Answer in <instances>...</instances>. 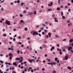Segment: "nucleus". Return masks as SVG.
I'll return each mask as SVG.
<instances>
[{
    "label": "nucleus",
    "instance_id": "57",
    "mask_svg": "<svg viewBox=\"0 0 73 73\" xmlns=\"http://www.w3.org/2000/svg\"><path fill=\"white\" fill-rule=\"evenodd\" d=\"M28 43L29 44V43H31V41H28Z\"/></svg>",
    "mask_w": 73,
    "mask_h": 73
},
{
    "label": "nucleus",
    "instance_id": "5",
    "mask_svg": "<svg viewBox=\"0 0 73 73\" xmlns=\"http://www.w3.org/2000/svg\"><path fill=\"white\" fill-rule=\"evenodd\" d=\"M55 49V47H52V48L50 49L51 51H52V50H53V49Z\"/></svg>",
    "mask_w": 73,
    "mask_h": 73
},
{
    "label": "nucleus",
    "instance_id": "38",
    "mask_svg": "<svg viewBox=\"0 0 73 73\" xmlns=\"http://www.w3.org/2000/svg\"><path fill=\"white\" fill-rule=\"evenodd\" d=\"M29 50H32V49L31 47H30V49H29Z\"/></svg>",
    "mask_w": 73,
    "mask_h": 73
},
{
    "label": "nucleus",
    "instance_id": "55",
    "mask_svg": "<svg viewBox=\"0 0 73 73\" xmlns=\"http://www.w3.org/2000/svg\"><path fill=\"white\" fill-rule=\"evenodd\" d=\"M12 73H16V72H15V71H13Z\"/></svg>",
    "mask_w": 73,
    "mask_h": 73
},
{
    "label": "nucleus",
    "instance_id": "29",
    "mask_svg": "<svg viewBox=\"0 0 73 73\" xmlns=\"http://www.w3.org/2000/svg\"><path fill=\"white\" fill-rule=\"evenodd\" d=\"M64 7H65V8H68V6H64Z\"/></svg>",
    "mask_w": 73,
    "mask_h": 73
},
{
    "label": "nucleus",
    "instance_id": "25",
    "mask_svg": "<svg viewBox=\"0 0 73 73\" xmlns=\"http://www.w3.org/2000/svg\"><path fill=\"white\" fill-rule=\"evenodd\" d=\"M48 35L49 36H52V35L50 34V33H48Z\"/></svg>",
    "mask_w": 73,
    "mask_h": 73
},
{
    "label": "nucleus",
    "instance_id": "32",
    "mask_svg": "<svg viewBox=\"0 0 73 73\" xmlns=\"http://www.w3.org/2000/svg\"><path fill=\"white\" fill-rule=\"evenodd\" d=\"M29 62H30L31 63H32V60H29Z\"/></svg>",
    "mask_w": 73,
    "mask_h": 73
},
{
    "label": "nucleus",
    "instance_id": "37",
    "mask_svg": "<svg viewBox=\"0 0 73 73\" xmlns=\"http://www.w3.org/2000/svg\"><path fill=\"white\" fill-rule=\"evenodd\" d=\"M66 39H65L63 40L62 41H66Z\"/></svg>",
    "mask_w": 73,
    "mask_h": 73
},
{
    "label": "nucleus",
    "instance_id": "20",
    "mask_svg": "<svg viewBox=\"0 0 73 73\" xmlns=\"http://www.w3.org/2000/svg\"><path fill=\"white\" fill-rule=\"evenodd\" d=\"M42 25V26L43 27H45V24L44 23H43Z\"/></svg>",
    "mask_w": 73,
    "mask_h": 73
},
{
    "label": "nucleus",
    "instance_id": "51",
    "mask_svg": "<svg viewBox=\"0 0 73 73\" xmlns=\"http://www.w3.org/2000/svg\"><path fill=\"white\" fill-rule=\"evenodd\" d=\"M17 36V35H15V36H14V37H16Z\"/></svg>",
    "mask_w": 73,
    "mask_h": 73
},
{
    "label": "nucleus",
    "instance_id": "53",
    "mask_svg": "<svg viewBox=\"0 0 73 73\" xmlns=\"http://www.w3.org/2000/svg\"><path fill=\"white\" fill-rule=\"evenodd\" d=\"M38 32L39 33H40V32H41V30H39Z\"/></svg>",
    "mask_w": 73,
    "mask_h": 73
},
{
    "label": "nucleus",
    "instance_id": "50",
    "mask_svg": "<svg viewBox=\"0 0 73 73\" xmlns=\"http://www.w3.org/2000/svg\"><path fill=\"white\" fill-rule=\"evenodd\" d=\"M12 58L11 57H10V58H9V59L10 60H11Z\"/></svg>",
    "mask_w": 73,
    "mask_h": 73
},
{
    "label": "nucleus",
    "instance_id": "6",
    "mask_svg": "<svg viewBox=\"0 0 73 73\" xmlns=\"http://www.w3.org/2000/svg\"><path fill=\"white\" fill-rule=\"evenodd\" d=\"M13 65H15V66H17V63L16 62H13Z\"/></svg>",
    "mask_w": 73,
    "mask_h": 73
},
{
    "label": "nucleus",
    "instance_id": "2",
    "mask_svg": "<svg viewBox=\"0 0 73 73\" xmlns=\"http://www.w3.org/2000/svg\"><path fill=\"white\" fill-rule=\"evenodd\" d=\"M33 32H34L33 33V35H38V33H37L36 31H33Z\"/></svg>",
    "mask_w": 73,
    "mask_h": 73
},
{
    "label": "nucleus",
    "instance_id": "61",
    "mask_svg": "<svg viewBox=\"0 0 73 73\" xmlns=\"http://www.w3.org/2000/svg\"><path fill=\"white\" fill-rule=\"evenodd\" d=\"M9 70V69H7L6 70V71H8V70Z\"/></svg>",
    "mask_w": 73,
    "mask_h": 73
},
{
    "label": "nucleus",
    "instance_id": "27",
    "mask_svg": "<svg viewBox=\"0 0 73 73\" xmlns=\"http://www.w3.org/2000/svg\"><path fill=\"white\" fill-rule=\"evenodd\" d=\"M21 23H24V21H23V20H21Z\"/></svg>",
    "mask_w": 73,
    "mask_h": 73
},
{
    "label": "nucleus",
    "instance_id": "7",
    "mask_svg": "<svg viewBox=\"0 0 73 73\" xmlns=\"http://www.w3.org/2000/svg\"><path fill=\"white\" fill-rule=\"evenodd\" d=\"M59 53L60 54H62V52H61V50H60L59 51Z\"/></svg>",
    "mask_w": 73,
    "mask_h": 73
},
{
    "label": "nucleus",
    "instance_id": "42",
    "mask_svg": "<svg viewBox=\"0 0 73 73\" xmlns=\"http://www.w3.org/2000/svg\"><path fill=\"white\" fill-rule=\"evenodd\" d=\"M11 5H13V3H11Z\"/></svg>",
    "mask_w": 73,
    "mask_h": 73
},
{
    "label": "nucleus",
    "instance_id": "36",
    "mask_svg": "<svg viewBox=\"0 0 73 73\" xmlns=\"http://www.w3.org/2000/svg\"><path fill=\"white\" fill-rule=\"evenodd\" d=\"M42 34L43 35H45V33H44V32H43Z\"/></svg>",
    "mask_w": 73,
    "mask_h": 73
},
{
    "label": "nucleus",
    "instance_id": "9",
    "mask_svg": "<svg viewBox=\"0 0 73 73\" xmlns=\"http://www.w3.org/2000/svg\"><path fill=\"white\" fill-rule=\"evenodd\" d=\"M73 39H70L69 40V42H73Z\"/></svg>",
    "mask_w": 73,
    "mask_h": 73
},
{
    "label": "nucleus",
    "instance_id": "31",
    "mask_svg": "<svg viewBox=\"0 0 73 73\" xmlns=\"http://www.w3.org/2000/svg\"><path fill=\"white\" fill-rule=\"evenodd\" d=\"M36 11H34V14H35V15H36Z\"/></svg>",
    "mask_w": 73,
    "mask_h": 73
},
{
    "label": "nucleus",
    "instance_id": "56",
    "mask_svg": "<svg viewBox=\"0 0 73 73\" xmlns=\"http://www.w3.org/2000/svg\"><path fill=\"white\" fill-rule=\"evenodd\" d=\"M21 47H24V45L23 44H22L21 45Z\"/></svg>",
    "mask_w": 73,
    "mask_h": 73
},
{
    "label": "nucleus",
    "instance_id": "48",
    "mask_svg": "<svg viewBox=\"0 0 73 73\" xmlns=\"http://www.w3.org/2000/svg\"><path fill=\"white\" fill-rule=\"evenodd\" d=\"M33 61H35L33 59L31 60V62H33Z\"/></svg>",
    "mask_w": 73,
    "mask_h": 73
},
{
    "label": "nucleus",
    "instance_id": "59",
    "mask_svg": "<svg viewBox=\"0 0 73 73\" xmlns=\"http://www.w3.org/2000/svg\"><path fill=\"white\" fill-rule=\"evenodd\" d=\"M31 72H32V73H33V70L32 69L31 70Z\"/></svg>",
    "mask_w": 73,
    "mask_h": 73
},
{
    "label": "nucleus",
    "instance_id": "41",
    "mask_svg": "<svg viewBox=\"0 0 73 73\" xmlns=\"http://www.w3.org/2000/svg\"><path fill=\"white\" fill-rule=\"evenodd\" d=\"M50 4H51V6L52 5V4H53V3L52 2H51L50 3Z\"/></svg>",
    "mask_w": 73,
    "mask_h": 73
},
{
    "label": "nucleus",
    "instance_id": "62",
    "mask_svg": "<svg viewBox=\"0 0 73 73\" xmlns=\"http://www.w3.org/2000/svg\"><path fill=\"white\" fill-rule=\"evenodd\" d=\"M24 67H23V66H22L21 67V69H23Z\"/></svg>",
    "mask_w": 73,
    "mask_h": 73
},
{
    "label": "nucleus",
    "instance_id": "8",
    "mask_svg": "<svg viewBox=\"0 0 73 73\" xmlns=\"http://www.w3.org/2000/svg\"><path fill=\"white\" fill-rule=\"evenodd\" d=\"M20 58H17L15 59V60L16 61V60H20Z\"/></svg>",
    "mask_w": 73,
    "mask_h": 73
},
{
    "label": "nucleus",
    "instance_id": "28",
    "mask_svg": "<svg viewBox=\"0 0 73 73\" xmlns=\"http://www.w3.org/2000/svg\"><path fill=\"white\" fill-rule=\"evenodd\" d=\"M3 36H4V37H6V36H7V35L3 34Z\"/></svg>",
    "mask_w": 73,
    "mask_h": 73
},
{
    "label": "nucleus",
    "instance_id": "24",
    "mask_svg": "<svg viewBox=\"0 0 73 73\" xmlns=\"http://www.w3.org/2000/svg\"><path fill=\"white\" fill-rule=\"evenodd\" d=\"M18 3H20V1L19 0H18L17 2Z\"/></svg>",
    "mask_w": 73,
    "mask_h": 73
},
{
    "label": "nucleus",
    "instance_id": "40",
    "mask_svg": "<svg viewBox=\"0 0 73 73\" xmlns=\"http://www.w3.org/2000/svg\"><path fill=\"white\" fill-rule=\"evenodd\" d=\"M56 61L58 63H59V62H60V61H59V60H57Z\"/></svg>",
    "mask_w": 73,
    "mask_h": 73
},
{
    "label": "nucleus",
    "instance_id": "10",
    "mask_svg": "<svg viewBox=\"0 0 73 73\" xmlns=\"http://www.w3.org/2000/svg\"><path fill=\"white\" fill-rule=\"evenodd\" d=\"M48 10L50 12V11H52V10L51 9H48Z\"/></svg>",
    "mask_w": 73,
    "mask_h": 73
},
{
    "label": "nucleus",
    "instance_id": "47",
    "mask_svg": "<svg viewBox=\"0 0 73 73\" xmlns=\"http://www.w3.org/2000/svg\"><path fill=\"white\" fill-rule=\"evenodd\" d=\"M3 54H0V56H1V57H2V56H3Z\"/></svg>",
    "mask_w": 73,
    "mask_h": 73
},
{
    "label": "nucleus",
    "instance_id": "34",
    "mask_svg": "<svg viewBox=\"0 0 73 73\" xmlns=\"http://www.w3.org/2000/svg\"><path fill=\"white\" fill-rule=\"evenodd\" d=\"M23 61V60H21L19 61V63H20V62H21Z\"/></svg>",
    "mask_w": 73,
    "mask_h": 73
},
{
    "label": "nucleus",
    "instance_id": "63",
    "mask_svg": "<svg viewBox=\"0 0 73 73\" xmlns=\"http://www.w3.org/2000/svg\"><path fill=\"white\" fill-rule=\"evenodd\" d=\"M54 20H57V18H54Z\"/></svg>",
    "mask_w": 73,
    "mask_h": 73
},
{
    "label": "nucleus",
    "instance_id": "45",
    "mask_svg": "<svg viewBox=\"0 0 73 73\" xmlns=\"http://www.w3.org/2000/svg\"><path fill=\"white\" fill-rule=\"evenodd\" d=\"M55 37H56L57 38V37H59V36H58L57 35H56Z\"/></svg>",
    "mask_w": 73,
    "mask_h": 73
},
{
    "label": "nucleus",
    "instance_id": "21",
    "mask_svg": "<svg viewBox=\"0 0 73 73\" xmlns=\"http://www.w3.org/2000/svg\"><path fill=\"white\" fill-rule=\"evenodd\" d=\"M40 27L39 25H37L36 26V28H39Z\"/></svg>",
    "mask_w": 73,
    "mask_h": 73
},
{
    "label": "nucleus",
    "instance_id": "60",
    "mask_svg": "<svg viewBox=\"0 0 73 73\" xmlns=\"http://www.w3.org/2000/svg\"><path fill=\"white\" fill-rule=\"evenodd\" d=\"M56 63H52V65H55Z\"/></svg>",
    "mask_w": 73,
    "mask_h": 73
},
{
    "label": "nucleus",
    "instance_id": "35",
    "mask_svg": "<svg viewBox=\"0 0 73 73\" xmlns=\"http://www.w3.org/2000/svg\"><path fill=\"white\" fill-rule=\"evenodd\" d=\"M57 50L58 51H60V50H61V49H59V48H57Z\"/></svg>",
    "mask_w": 73,
    "mask_h": 73
},
{
    "label": "nucleus",
    "instance_id": "12",
    "mask_svg": "<svg viewBox=\"0 0 73 73\" xmlns=\"http://www.w3.org/2000/svg\"><path fill=\"white\" fill-rule=\"evenodd\" d=\"M20 50H18L17 51V53H18V54H19L20 53Z\"/></svg>",
    "mask_w": 73,
    "mask_h": 73
},
{
    "label": "nucleus",
    "instance_id": "30",
    "mask_svg": "<svg viewBox=\"0 0 73 73\" xmlns=\"http://www.w3.org/2000/svg\"><path fill=\"white\" fill-rule=\"evenodd\" d=\"M27 62H23L24 64H27Z\"/></svg>",
    "mask_w": 73,
    "mask_h": 73
},
{
    "label": "nucleus",
    "instance_id": "13",
    "mask_svg": "<svg viewBox=\"0 0 73 73\" xmlns=\"http://www.w3.org/2000/svg\"><path fill=\"white\" fill-rule=\"evenodd\" d=\"M19 16L20 17H23V15L22 14H21L19 15Z\"/></svg>",
    "mask_w": 73,
    "mask_h": 73
},
{
    "label": "nucleus",
    "instance_id": "46",
    "mask_svg": "<svg viewBox=\"0 0 73 73\" xmlns=\"http://www.w3.org/2000/svg\"><path fill=\"white\" fill-rule=\"evenodd\" d=\"M38 36H40V37H41V35L40 34H39Z\"/></svg>",
    "mask_w": 73,
    "mask_h": 73
},
{
    "label": "nucleus",
    "instance_id": "1",
    "mask_svg": "<svg viewBox=\"0 0 73 73\" xmlns=\"http://www.w3.org/2000/svg\"><path fill=\"white\" fill-rule=\"evenodd\" d=\"M5 23L6 24L8 25H11V23H10V21H9L8 20H6L5 21Z\"/></svg>",
    "mask_w": 73,
    "mask_h": 73
},
{
    "label": "nucleus",
    "instance_id": "19",
    "mask_svg": "<svg viewBox=\"0 0 73 73\" xmlns=\"http://www.w3.org/2000/svg\"><path fill=\"white\" fill-rule=\"evenodd\" d=\"M25 31H28V28H25Z\"/></svg>",
    "mask_w": 73,
    "mask_h": 73
},
{
    "label": "nucleus",
    "instance_id": "43",
    "mask_svg": "<svg viewBox=\"0 0 73 73\" xmlns=\"http://www.w3.org/2000/svg\"><path fill=\"white\" fill-rule=\"evenodd\" d=\"M12 53H10L9 54V56H12Z\"/></svg>",
    "mask_w": 73,
    "mask_h": 73
},
{
    "label": "nucleus",
    "instance_id": "4",
    "mask_svg": "<svg viewBox=\"0 0 73 73\" xmlns=\"http://www.w3.org/2000/svg\"><path fill=\"white\" fill-rule=\"evenodd\" d=\"M68 59V57L67 56H66L63 58V60H67Z\"/></svg>",
    "mask_w": 73,
    "mask_h": 73
},
{
    "label": "nucleus",
    "instance_id": "52",
    "mask_svg": "<svg viewBox=\"0 0 73 73\" xmlns=\"http://www.w3.org/2000/svg\"><path fill=\"white\" fill-rule=\"evenodd\" d=\"M48 62H50V59H48Z\"/></svg>",
    "mask_w": 73,
    "mask_h": 73
},
{
    "label": "nucleus",
    "instance_id": "54",
    "mask_svg": "<svg viewBox=\"0 0 73 73\" xmlns=\"http://www.w3.org/2000/svg\"><path fill=\"white\" fill-rule=\"evenodd\" d=\"M3 2H4V0H3V1H1V3H3Z\"/></svg>",
    "mask_w": 73,
    "mask_h": 73
},
{
    "label": "nucleus",
    "instance_id": "58",
    "mask_svg": "<svg viewBox=\"0 0 73 73\" xmlns=\"http://www.w3.org/2000/svg\"><path fill=\"white\" fill-rule=\"evenodd\" d=\"M3 66H4V65H3V64H2L1 66V68H2L3 67Z\"/></svg>",
    "mask_w": 73,
    "mask_h": 73
},
{
    "label": "nucleus",
    "instance_id": "15",
    "mask_svg": "<svg viewBox=\"0 0 73 73\" xmlns=\"http://www.w3.org/2000/svg\"><path fill=\"white\" fill-rule=\"evenodd\" d=\"M52 17H53V18H54V17H55L54 14H52Z\"/></svg>",
    "mask_w": 73,
    "mask_h": 73
},
{
    "label": "nucleus",
    "instance_id": "22",
    "mask_svg": "<svg viewBox=\"0 0 73 73\" xmlns=\"http://www.w3.org/2000/svg\"><path fill=\"white\" fill-rule=\"evenodd\" d=\"M24 4V3H21V5L22 6H23V5Z\"/></svg>",
    "mask_w": 73,
    "mask_h": 73
},
{
    "label": "nucleus",
    "instance_id": "17",
    "mask_svg": "<svg viewBox=\"0 0 73 73\" xmlns=\"http://www.w3.org/2000/svg\"><path fill=\"white\" fill-rule=\"evenodd\" d=\"M29 15H33V13L31 12L29 13Z\"/></svg>",
    "mask_w": 73,
    "mask_h": 73
},
{
    "label": "nucleus",
    "instance_id": "11",
    "mask_svg": "<svg viewBox=\"0 0 73 73\" xmlns=\"http://www.w3.org/2000/svg\"><path fill=\"white\" fill-rule=\"evenodd\" d=\"M67 68L70 70H71V69H72V68H71V67H70L68 66L67 67Z\"/></svg>",
    "mask_w": 73,
    "mask_h": 73
},
{
    "label": "nucleus",
    "instance_id": "39",
    "mask_svg": "<svg viewBox=\"0 0 73 73\" xmlns=\"http://www.w3.org/2000/svg\"><path fill=\"white\" fill-rule=\"evenodd\" d=\"M13 41H16V39L15 38H14L13 39Z\"/></svg>",
    "mask_w": 73,
    "mask_h": 73
},
{
    "label": "nucleus",
    "instance_id": "26",
    "mask_svg": "<svg viewBox=\"0 0 73 73\" xmlns=\"http://www.w3.org/2000/svg\"><path fill=\"white\" fill-rule=\"evenodd\" d=\"M0 62L2 64H3V63H4V62L2 60H0Z\"/></svg>",
    "mask_w": 73,
    "mask_h": 73
},
{
    "label": "nucleus",
    "instance_id": "64",
    "mask_svg": "<svg viewBox=\"0 0 73 73\" xmlns=\"http://www.w3.org/2000/svg\"><path fill=\"white\" fill-rule=\"evenodd\" d=\"M71 52L72 53H73V50H70Z\"/></svg>",
    "mask_w": 73,
    "mask_h": 73
},
{
    "label": "nucleus",
    "instance_id": "33",
    "mask_svg": "<svg viewBox=\"0 0 73 73\" xmlns=\"http://www.w3.org/2000/svg\"><path fill=\"white\" fill-rule=\"evenodd\" d=\"M54 21L55 22H58V20H55Z\"/></svg>",
    "mask_w": 73,
    "mask_h": 73
},
{
    "label": "nucleus",
    "instance_id": "23",
    "mask_svg": "<svg viewBox=\"0 0 73 73\" xmlns=\"http://www.w3.org/2000/svg\"><path fill=\"white\" fill-rule=\"evenodd\" d=\"M60 9V7H58L57 8V11H59Z\"/></svg>",
    "mask_w": 73,
    "mask_h": 73
},
{
    "label": "nucleus",
    "instance_id": "49",
    "mask_svg": "<svg viewBox=\"0 0 73 73\" xmlns=\"http://www.w3.org/2000/svg\"><path fill=\"white\" fill-rule=\"evenodd\" d=\"M17 28H18V29H20V26H19V27H17Z\"/></svg>",
    "mask_w": 73,
    "mask_h": 73
},
{
    "label": "nucleus",
    "instance_id": "14",
    "mask_svg": "<svg viewBox=\"0 0 73 73\" xmlns=\"http://www.w3.org/2000/svg\"><path fill=\"white\" fill-rule=\"evenodd\" d=\"M57 60H58V58H55V60L56 61H57Z\"/></svg>",
    "mask_w": 73,
    "mask_h": 73
},
{
    "label": "nucleus",
    "instance_id": "18",
    "mask_svg": "<svg viewBox=\"0 0 73 73\" xmlns=\"http://www.w3.org/2000/svg\"><path fill=\"white\" fill-rule=\"evenodd\" d=\"M62 17L63 19H65V17L64 16H62Z\"/></svg>",
    "mask_w": 73,
    "mask_h": 73
},
{
    "label": "nucleus",
    "instance_id": "16",
    "mask_svg": "<svg viewBox=\"0 0 73 73\" xmlns=\"http://www.w3.org/2000/svg\"><path fill=\"white\" fill-rule=\"evenodd\" d=\"M64 14L63 13V12L62 11L61 13V16H63Z\"/></svg>",
    "mask_w": 73,
    "mask_h": 73
},
{
    "label": "nucleus",
    "instance_id": "44",
    "mask_svg": "<svg viewBox=\"0 0 73 73\" xmlns=\"http://www.w3.org/2000/svg\"><path fill=\"white\" fill-rule=\"evenodd\" d=\"M26 12H27V11H23V13H26Z\"/></svg>",
    "mask_w": 73,
    "mask_h": 73
},
{
    "label": "nucleus",
    "instance_id": "3",
    "mask_svg": "<svg viewBox=\"0 0 73 73\" xmlns=\"http://www.w3.org/2000/svg\"><path fill=\"white\" fill-rule=\"evenodd\" d=\"M72 49H73V48H72V47L71 46H70L68 47V51H70L72 50Z\"/></svg>",
    "mask_w": 73,
    "mask_h": 73
}]
</instances>
